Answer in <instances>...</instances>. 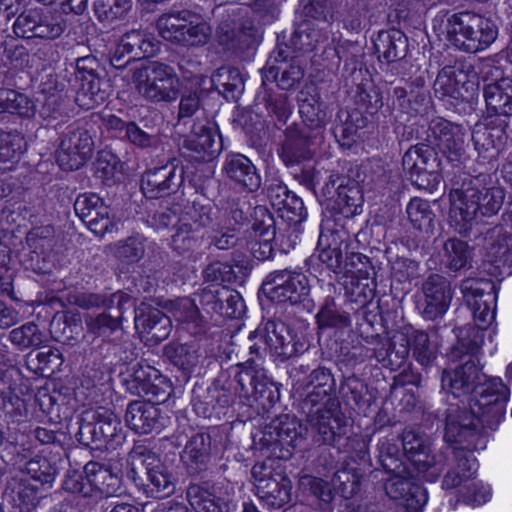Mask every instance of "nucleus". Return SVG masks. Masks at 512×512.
Listing matches in <instances>:
<instances>
[{"label":"nucleus","instance_id":"51","mask_svg":"<svg viewBox=\"0 0 512 512\" xmlns=\"http://www.w3.org/2000/svg\"><path fill=\"white\" fill-rule=\"evenodd\" d=\"M180 222L196 232L206 228L212 229L218 222V212L209 203L193 201L181 214Z\"/></svg>","mask_w":512,"mask_h":512},{"label":"nucleus","instance_id":"49","mask_svg":"<svg viewBox=\"0 0 512 512\" xmlns=\"http://www.w3.org/2000/svg\"><path fill=\"white\" fill-rule=\"evenodd\" d=\"M5 492L10 495L22 511L30 512L39 502L38 488L29 480L21 477H12L7 481Z\"/></svg>","mask_w":512,"mask_h":512},{"label":"nucleus","instance_id":"15","mask_svg":"<svg viewBox=\"0 0 512 512\" xmlns=\"http://www.w3.org/2000/svg\"><path fill=\"white\" fill-rule=\"evenodd\" d=\"M403 451L418 474L427 481H435L444 470V456L430 455V448L423 434L406 430L401 436Z\"/></svg>","mask_w":512,"mask_h":512},{"label":"nucleus","instance_id":"17","mask_svg":"<svg viewBox=\"0 0 512 512\" xmlns=\"http://www.w3.org/2000/svg\"><path fill=\"white\" fill-rule=\"evenodd\" d=\"M65 28L66 22L60 15L45 13L41 9L23 11L13 24L14 33L26 39H56Z\"/></svg>","mask_w":512,"mask_h":512},{"label":"nucleus","instance_id":"25","mask_svg":"<svg viewBox=\"0 0 512 512\" xmlns=\"http://www.w3.org/2000/svg\"><path fill=\"white\" fill-rule=\"evenodd\" d=\"M312 441L318 446H337L347 436V418L338 409L325 410L312 418L307 419Z\"/></svg>","mask_w":512,"mask_h":512},{"label":"nucleus","instance_id":"6","mask_svg":"<svg viewBox=\"0 0 512 512\" xmlns=\"http://www.w3.org/2000/svg\"><path fill=\"white\" fill-rule=\"evenodd\" d=\"M256 495L266 505L281 508L291 501L292 483L279 459L267 458L251 469Z\"/></svg>","mask_w":512,"mask_h":512},{"label":"nucleus","instance_id":"38","mask_svg":"<svg viewBox=\"0 0 512 512\" xmlns=\"http://www.w3.org/2000/svg\"><path fill=\"white\" fill-rule=\"evenodd\" d=\"M336 197L333 200V210L345 218L353 217L362 211L363 195L356 181L345 177L337 179Z\"/></svg>","mask_w":512,"mask_h":512},{"label":"nucleus","instance_id":"22","mask_svg":"<svg viewBox=\"0 0 512 512\" xmlns=\"http://www.w3.org/2000/svg\"><path fill=\"white\" fill-rule=\"evenodd\" d=\"M383 481L386 495L398 501L406 511L418 512L426 504V490L412 479L409 468L406 473H394Z\"/></svg>","mask_w":512,"mask_h":512},{"label":"nucleus","instance_id":"4","mask_svg":"<svg viewBox=\"0 0 512 512\" xmlns=\"http://www.w3.org/2000/svg\"><path fill=\"white\" fill-rule=\"evenodd\" d=\"M433 118L430 122H432ZM431 123H429L430 125ZM430 144L418 143L411 146L403 155L402 165L407 172L411 182L419 189L432 191L438 187L440 182L447 180V173H457L458 168L446 160L445 165L438 157V153L431 145L435 139L428 127L427 139ZM440 152V150H438ZM442 156L447 159L443 154Z\"/></svg>","mask_w":512,"mask_h":512},{"label":"nucleus","instance_id":"48","mask_svg":"<svg viewBox=\"0 0 512 512\" xmlns=\"http://www.w3.org/2000/svg\"><path fill=\"white\" fill-rule=\"evenodd\" d=\"M472 257L473 250L464 240L452 237L443 244V263L451 272H459L471 267Z\"/></svg>","mask_w":512,"mask_h":512},{"label":"nucleus","instance_id":"50","mask_svg":"<svg viewBox=\"0 0 512 512\" xmlns=\"http://www.w3.org/2000/svg\"><path fill=\"white\" fill-rule=\"evenodd\" d=\"M299 113L303 123L311 130H315L317 137H321V131L326 123V113L322 109L319 97L305 92H300Z\"/></svg>","mask_w":512,"mask_h":512},{"label":"nucleus","instance_id":"59","mask_svg":"<svg viewBox=\"0 0 512 512\" xmlns=\"http://www.w3.org/2000/svg\"><path fill=\"white\" fill-rule=\"evenodd\" d=\"M25 472L41 485L52 486L58 474L56 461L48 459L44 455H36L25 463Z\"/></svg>","mask_w":512,"mask_h":512},{"label":"nucleus","instance_id":"62","mask_svg":"<svg viewBox=\"0 0 512 512\" xmlns=\"http://www.w3.org/2000/svg\"><path fill=\"white\" fill-rule=\"evenodd\" d=\"M160 376L159 370L154 367L137 363L133 366L129 378L126 379L127 389L141 397L146 394V388H149Z\"/></svg>","mask_w":512,"mask_h":512},{"label":"nucleus","instance_id":"12","mask_svg":"<svg viewBox=\"0 0 512 512\" xmlns=\"http://www.w3.org/2000/svg\"><path fill=\"white\" fill-rule=\"evenodd\" d=\"M261 289L272 302H289L291 305L302 303L310 293L307 277L288 269L269 273L263 281Z\"/></svg>","mask_w":512,"mask_h":512},{"label":"nucleus","instance_id":"63","mask_svg":"<svg viewBox=\"0 0 512 512\" xmlns=\"http://www.w3.org/2000/svg\"><path fill=\"white\" fill-rule=\"evenodd\" d=\"M321 38L320 31L309 21L300 23L292 32L289 45L294 51H312Z\"/></svg>","mask_w":512,"mask_h":512},{"label":"nucleus","instance_id":"20","mask_svg":"<svg viewBox=\"0 0 512 512\" xmlns=\"http://www.w3.org/2000/svg\"><path fill=\"white\" fill-rule=\"evenodd\" d=\"M463 361L453 369H444L441 375L442 390L457 399L459 405H464L466 399H471L470 395L485 378L474 359Z\"/></svg>","mask_w":512,"mask_h":512},{"label":"nucleus","instance_id":"33","mask_svg":"<svg viewBox=\"0 0 512 512\" xmlns=\"http://www.w3.org/2000/svg\"><path fill=\"white\" fill-rule=\"evenodd\" d=\"M162 357L166 362L181 371L185 378H189L200 362L201 353L193 343L171 341L164 345Z\"/></svg>","mask_w":512,"mask_h":512},{"label":"nucleus","instance_id":"58","mask_svg":"<svg viewBox=\"0 0 512 512\" xmlns=\"http://www.w3.org/2000/svg\"><path fill=\"white\" fill-rule=\"evenodd\" d=\"M362 468L346 467L336 471L332 477V485L337 493L344 499L352 498L360 488L365 475L360 473Z\"/></svg>","mask_w":512,"mask_h":512},{"label":"nucleus","instance_id":"29","mask_svg":"<svg viewBox=\"0 0 512 512\" xmlns=\"http://www.w3.org/2000/svg\"><path fill=\"white\" fill-rule=\"evenodd\" d=\"M488 325L467 324L454 330L456 332L457 342L451 346L447 352V358L451 362L474 359L480 351L485 337L486 327Z\"/></svg>","mask_w":512,"mask_h":512},{"label":"nucleus","instance_id":"27","mask_svg":"<svg viewBox=\"0 0 512 512\" xmlns=\"http://www.w3.org/2000/svg\"><path fill=\"white\" fill-rule=\"evenodd\" d=\"M306 428L295 416L282 414L264 427L261 442L267 448H276L279 445L296 446L302 441Z\"/></svg>","mask_w":512,"mask_h":512},{"label":"nucleus","instance_id":"46","mask_svg":"<svg viewBox=\"0 0 512 512\" xmlns=\"http://www.w3.org/2000/svg\"><path fill=\"white\" fill-rule=\"evenodd\" d=\"M78 424L79 429L75 437L80 444L94 450L107 448V440L102 437L103 431L97 418L96 409L85 410Z\"/></svg>","mask_w":512,"mask_h":512},{"label":"nucleus","instance_id":"18","mask_svg":"<svg viewBox=\"0 0 512 512\" xmlns=\"http://www.w3.org/2000/svg\"><path fill=\"white\" fill-rule=\"evenodd\" d=\"M186 496L196 512H232L235 507L228 486L221 482L190 483Z\"/></svg>","mask_w":512,"mask_h":512},{"label":"nucleus","instance_id":"57","mask_svg":"<svg viewBox=\"0 0 512 512\" xmlns=\"http://www.w3.org/2000/svg\"><path fill=\"white\" fill-rule=\"evenodd\" d=\"M132 7V0H94L93 11L99 22L104 25L123 20Z\"/></svg>","mask_w":512,"mask_h":512},{"label":"nucleus","instance_id":"40","mask_svg":"<svg viewBox=\"0 0 512 512\" xmlns=\"http://www.w3.org/2000/svg\"><path fill=\"white\" fill-rule=\"evenodd\" d=\"M211 437L208 433L198 432L185 442L181 455L190 473L205 470L210 461Z\"/></svg>","mask_w":512,"mask_h":512},{"label":"nucleus","instance_id":"28","mask_svg":"<svg viewBox=\"0 0 512 512\" xmlns=\"http://www.w3.org/2000/svg\"><path fill=\"white\" fill-rule=\"evenodd\" d=\"M444 439L448 444L455 445L452 448L455 465L448 470L442 481V487L448 490L458 487L477 471L478 463L472 452L480 448L467 447L465 443L458 441H449L446 438V431L444 432Z\"/></svg>","mask_w":512,"mask_h":512},{"label":"nucleus","instance_id":"23","mask_svg":"<svg viewBox=\"0 0 512 512\" xmlns=\"http://www.w3.org/2000/svg\"><path fill=\"white\" fill-rule=\"evenodd\" d=\"M199 302L208 313L225 318H240L245 313L242 296L235 290L222 284H210L199 294Z\"/></svg>","mask_w":512,"mask_h":512},{"label":"nucleus","instance_id":"55","mask_svg":"<svg viewBox=\"0 0 512 512\" xmlns=\"http://www.w3.org/2000/svg\"><path fill=\"white\" fill-rule=\"evenodd\" d=\"M97 418L103 431L102 437L107 440V450L115 449L125 440V432L120 418L110 409L105 407L96 408Z\"/></svg>","mask_w":512,"mask_h":512},{"label":"nucleus","instance_id":"43","mask_svg":"<svg viewBox=\"0 0 512 512\" xmlns=\"http://www.w3.org/2000/svg\"><path fill=\"white\" fill-rule=\"evenodd\" d=\"M216 37L221 45L243 49L257 42V29L249 24L248 26L243 25L236 31L234 21L227 17L219 23L216 29Z\"/></svg>","mask_w":512,"mask_h":512},{"label":"nucleus","instance_id":"5","mask_svg":"<svg viewBox=\"0 0 512 512\" xmlns=\"http://www.w3.org/2000/svg\"><path fill=\"white\" fill-rule=\"evenodd\" d=\"M446 32L448 41L467 53L486 49L498 36V28L492 20L469 11L451 15Z\"/></svg>","mask_w":512,"mask_h":512},{"label":"nucleus","instance_id":"13","mask_svg":"<svg viewBox=\"0 0 512 512\" xmlns=\"http://www.w3.org/2000/svg\"><path fill=\"white\" fill-rule=\"evenodd\" d=\"M460 291L472 311L474 321L481 325H489L495 316V283L487 278H466L460 283Z\"/></svg>","mask_w":512,"mask_h":512},{"label":"nucleus","instance_id":"56","mask_svg":"<svg viewBox=\"0 0 512 512\" xmlns=\"http://www.w3.org/2000/svg\"><path fill=\"white\" fill-rule=\"evenodd\" d=\"M406 213L413 227L426 234L434 231L435 214L430 203L421 198H413L406 207Z\"/></svg>","mask_w":512,"mask_h":512},{"label":"nucleus","instance_id":"8","mask_svg":"<svg viewBox=\"0 0 512 512\" xmlns=\"http://www.w3.org/2000/svg\"><path fill=\"white\" fill-rule=\"evenodd\" d=\"M257 334L264 339L270 353L282 362L303 354L309 348L302 329L290 327L280 320H267L262 328L250 335V340Z\"/></svg>","mask_w":512,"mask_h":512},{"label":"nucleus","instance_id":"42","mask_svg":"<svg viewBox=\"0 0 512 512\" xmlns=\"http://www.w3.org/2000/svg\"><path fill=\"white\" fill-rule=\"evenodd\" d=\"M347 248L348 245L338 241L337 235L333 232L320 233L317 244L318 258L322 264L335 274L343 272L345 258L343 252Z\"/></svg>","mask_w":512,"mask_h":512},{"label":"nucleus","instance_id":"64","mask_svg":"<svg viewBox=\"0 0 512 512\" xmlns=\"http://www.w3.org/2000/svg\"><path fill=\"white\" fill-rule=\"evenodd\" d=\"M80 325L73 316L66 313H56L50 321L49 331L55 341L70 343L76 338Z\"/></svg>","mask_w":512,"mask_h":512},{"label":"nucleus","instance_id":"32","mask_svg":"<svg viewBox=\"0 0 512 512\" xmlns=\"http://www.w3.org/2000/svg\"><path fill=\"white\" fill-rule=\"evenodd\" d=\"M508 123L503 120L496 126L481 127L473 131L472 141L479 157L484 160H496L506 145Z\"/></svg>","mask_w":512,"mask_h":512},{"label":"nucleus","instance_id":"9","mask_svg":"<svg viewBox=\"0 0 512 512\" xmlns=\"http://www.w3.org/2000/svg\"><path fill=\"white\" fill-rule=\"evenodd\" d=\"M75 79L79 83L75 102L85 110H90L105 102L108 93L103 88L101 64L94 55L79 57L75 61Z\"/></svg>","mask_w":512,"mask_h":512},{"label":"nucleus","instance_id":"61","mask_svg":"<svg viewBox=\"0 0 512 512\" xmlns=\"http://www.w3.org/2000/svg\"><path fill=\"white\" fill-rule=\"evenodd\" d=\"M378 460L385 473H406L407 465L401 459V452L397 444L389 439H382L378 443Z\"/></svg>","mask_w":512,"mask_h":512},{"label":"nucleus","instance_id":"35","mask_svg":"<svg viewBox=\"0 0 512 512\" xmlns=\"http://www.w3.org/2000/svg\"><path fill=\"white\" fill-rule=\"evenodd\" d=\"M487 111L495 116H512V78L504 77L484 87Z\"/></svg>","mask_w":512,"mask_h":512},{"label":"nucleus","instance_id":"24","mask_svg":"<svg viewBox=\"0 0 512 512\" xmlns=\"http://www.w3.org/2000/svg\"><path fill=\"white\" fill-rule=\"evenodd\" d=\"M365 342L373 345V348H367L364 356H375L378 363L391 370L401 368L410 353L409 338L405 334L394 336L390 340L376 334L365 337Z\"/></svg>","mask_w":512,"mask_h":512},{"label":"nucleus","instance_id":"21","mask_svg":"<svg viewBox=\"0 0 512 512\" xmlns=\"http://www.w3.org/2000/svg\"><path fill=\"white\" fill-rule=\"evenodd\" d=\"M77 216L97 236L112 232L116 226L110 207L95 193L80 194L74 202Z\"/></svg>","mask_w":512,"mask_h":512},{"label":"nucleus","instance_id":"26","mask_svg":"<svg viewBox=\"0 0 512 512\" xmlns=\"http://www.w3.org/2000/svg\"><path fill=\"white\" fill-rule=\"evenodd\" d=\"M317 135H308L297 125H291L285 130V139L281 145L279 156L287 168L299 167L309 162L314 155L312 146Z\"/></svg>","mask_w":512,"mask_h":512},{"label":"nucleus","instance_id":"52","mask_svg":"<svg viewBox=\"0 0 512 512\" xmlns=\"http://www.w3.org/2000/svg\"><path fill=\"white\" fill-rule=\"evenodd\" d=\"M339 393L346 405L353 409L365 411L371 405L372 396L367 384L354 375L342 381Z\"/></svg>","mask_w":512,"mask_h":512},{"label":"nucleus","instance_id":"16","mask_svg":"<svg viewBox=\"0 0 512 512\" xmlns=\"http://www.w3.org/2000/svg\"><path fill=\"white\" fill-rule=\"evenodd\" d=\"M421 293L418 309L425 320L435 321L447 313L453 299L452 283L447 277L430 274L421 285Z\"/></svg>","mask_w":512,"mask_h":512},{"label":"nucleus","instance_id":"3","mask_svg":"<svg viewBox=\"0 0 512 512\" xmlns=\"http://www.w3.org/2000/svg\"><path fill=\"white\" fill-rule=\"evenodd\" d=\"M126 476L153 498L175 493V478L160 458L143 444H135L128 453Z\"/></svg>","mask_w":512,"mask_h":512},{"label":"nucleus","instance_id":"39","mask_svg":"<svg viewBox=\"0 0 512 512\" xmlns=\"http://www.w3.org/2000/svg\"><path fill=\"white\" fill-rule=\"evenodd\" d=\"M135 326L147 341L155 344L165 340L172 330L170 318L159 309L135 315Z\"/></svg>","mask_w":512,"mask_h":512},{"label":"nucleus","instance_id":"2","mask_svg":"<svg viewBox=\"0 0 512 512\" xmlns=\"http://www.w3.org/2000/svg\"><path fill=\"white\" fill-rule=\"evenodd\" d=\"M510 390L500 378L481 381L470 399V410L450 403L445 411L446 438L467 447L485 448V428L496 429L505 414Z\"/></svg>","mask_w":512,"mask_h":512},{"label":"nucleus","instance_id":"44","mask_svg":"<svg viewBox=\"0 0 512 512\" xmlns=\"http://www.w3.org/2000/svg\"><path fill=\"white\" fill-rule=\"evenodd\" d=\"M211 81L213 87L227 101H237L244 92V78L236 67L221 66L212 74Z\"/></svg>","mask_w":512,"mask_h":512},{"label":"nucleus","instance_id":"11","mask_svg":"<svg viewBox=\"0 0 512 512\" xmlns=\"http://www.w3.org/2000/svg\"><path fill=\"white\" fill-rule=\"evenodd\" d=\"M235 392L246 400L259 401L263 407L273 406L280 400L277 384L266 374L263 368L252 365H237L234 373Z\"/></svg>","mask_w":512,"mask_h":512},{"label":"nucleus","instance_id":"14","mask_svg":"<svg viewBox=\"0 0 512 512\" xmlns=\"http://www.w3.org/2000/svg\"><path fill=\"white\" fill-rule=\"evenodd\" d=\"M185 169L182 161L169 158L164 165L147 170L141 179L143 194L157 199L176 193L184 182Z\"/></svg>","mask_w":512,"mask_h":512},{"label":"nucleus","instance_id":"53","mask_svg":"<svg viewBox=\"0 0 512 512\" xmlns=\"http://www.w3.org/2000/svg\"><path fill=\"white\" fill-rule=\"evenodd\" d=\"M189 17L195 13L186 9L164 13L157 19L156 29L163 39L177 44Z\"/></svg>","mask_w":512,"mask_h":512},{"label":"nucleus","instance_id":"7","mask_svg":"<svg viewBox=\"0 0 512 512\" xmlns=\"http://www.w3.org/2000/svg\"><path fill=\"white\" fill-rule=\"evenodd\" d=\"M132 81L141 97L151 103L173 102L178 98L179 80L166 64L151 62L136 68Z\"/></svg>","mask_w":512,"mask_h":512},{"label":"nucleus","instance_id":"60","mask_svg":"<svg viewBox=\"0 0 512 512\" xmlns=\"http://www.w3.org/2000/svg\"><path fill=\"white\" fill-rule=\"evenodd\" d=\"M199 19L197 13H195V17H189L177 44L195 47L203 46L209 41L212 34L211 27L207 22L199 21Z\"/></svg>","mask_w":512,"mask_h":512},{"label":"nucleus","instance_id":"36","mask_svg":"<svg viewBox=\"0 0 512 512\" xmlns=\"http://www.w3.org/2000/svg\"><path fill=\"white\" fill-rule=\"evenodd\" d=\"M231 402V395L227 389L219 385V381L212 385L196 387L193 390L192 403L197 414L204 418L212 416L217 407H227Z\"/></svg>","mask_w":512,"mask_h":512},{"label":"nucleus","instance_id":"30","mask_svg":"<svg viewBox=\"0 0 512 512\" xmlns=\"http://www.w3.org/2000/svg\"><path fill=\"white\" fill-rule=\"evenodd\" d=\"M225 175L248 192H255L261 186V177L252 161L240 153H229L223 163Z\"/></svg>","mask_w":512,"mask_h":512},{"label":"nucleus","instance_id":"54","mask_svg":"<svg viewBox=\"0 0 512 512\" xmlns=\"http://www.w3.org/2000/svg\"><path fill=\"white\" fill-rule=\"evenodd\" d=\"M319 329H345L351 325L348 312L344 311L333 298H326L316 314Z\"/></svg>","mask_w":512,"mask_h":512},{"label":"nucleus","instance_id":"45","mask_svg":"<svg viewBox=\"0 0 512 512\" xmlns=\"http://www.w3.org/2000/svg\"><path fill=\"white\" fill-rule=\"evenodd\" d=\"M123 50L137 60L149 58L159 50L158 41L145 30L133 29L121 36Z\"/></svg>","mask_w":512,"mask_h":512},{"label":"nucleus","instance_id":"47","mask_svg":"<svg viewBox=\"0 0 512 512\" xmlns=\"http://www.w3.org/2000/svg\"><path fill=\"white\" fill-rule=\"evenodd\" d=\"M3 113L30 119L36 113V105L28 95L2 87L0 88V114Z\"/></svg>","mask_w":512,"mask_h":512},{"label":"nucleus","instance_id":"31","mask_svg":"<svg viewBox=\"0 0 512 512\" xmlns=\"http://www.w3.org/2000/svg\"><path fill=\"white\" fill-rule=\"evenodd\" d=\"M163 420L160 409L150 402L132 401L126 408L125 422L131 430L139 434L160 430Z\"/></svg>","mask_w":512,"mask_h":512},{"label":"nucleus","instance_id":"19","mask_svg":"<svg viewBox=\"0 0 512 512\" xmlns=\"http://www.w3.org/2000/svg\"><path fill=\"white\" fill-rule=\"evenodd\" d=\"M222 147L216 124L208 120L195 121L190 134L183 141V149L198 162L212 161L220 154Z\"/></svg>","mask_w":512,"mask_h":512},{"label":"nucleus","instance_id":"37","mask_svg":"<svg viewBox=\"0 0 512 512\" xmlns=\"http://www.w3.org/2000/svg\"><path fill=\"white\" fill-rule=\"evenodd\" d=\"M467 81L464 64L455 61L451 65L444 66L438 73L434 82L435 95L441 99L450 97L459 99L463 97L462 89Z\"/></svg>","mask_w":512,"mask_h":512},{"label":"nucleus","instance_id":"10","mask_svg":"<svg viewBox=\"0 0 512 512\" xmlns=\"http://www.w3.org/2000/svg\"><path fill=\"white\" fill-rule=\"evenodd\" d=\"M93 151L94 141L90 132L73 123L59 137L56 160L63 170H77L92 157Z\"/></svg>","mask_w":512,"mask_h":512},{"label":"nucleus","instance_id":"34","mask_svg":"<svg viewBox=\"0 0 512 512\" xmlns=\"http://www.w3.org/2000/svg\"><path fill=\"white\" fill-rule=\"evenodd\" d=\"M85 473L90 477L93 498H108L121 493L122 480L110 466L90 461L85 465Z\"/></svg>","mask_w":512,"mask_h":512},{"label":"nucleus","instance_id":"1","mask_svg":"<svg viewBox=\"0 0 512 512\" xmlns=\"http://www.w3.org/2000/svg\"><path fill=\"white\" fill-rule=\"evenodd\" d=\"M430 131L440 153L458 168L457 173H447L455 216L459 215L464 224H470L478 216L496 215L503 206L505 191L501 187H481L478 178L462 170L465 158L462 126L436 117L430 124Z\"/></svg>","mask_w":512,"mask_h":512},{"label":"nucleus","instance_id":"41","mask_svg":"<svg viewBox=\"0 0 512 512\" xmlns=\"http://www.w3.org/2000/svg\"><path fill=\"white\" fill-rule=\"evenodd\" d=\"M374 45L378 58L387 63L404 59L408 52V38L397 29L380 31Z\"/></svg>","mask_w":512,"mask_h":512}]
</instances>
